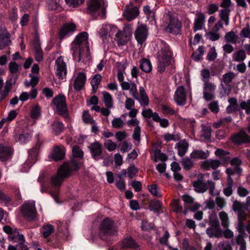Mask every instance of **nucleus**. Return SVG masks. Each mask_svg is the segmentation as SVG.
<instances>
[{"mask_svg":"<svg viewBox=\"0 0 250 250\" xmlns=\"http://www.w3.org/2000/svg\"><path fill=\"white\" fill-rule=\"evenodd\" d=\"M19 65L15 62H12L9 63V69L11 73L16 74L19 69Z\"/></svg>","mask_w":250,"mask_h":250,"instance_id":"63","label":"nucleus"},{"mask_svg":"<svg viewBox=\"0 0 250 250\" xmlns=\"http://www.w3.org/2000/svg\"><path fill=\"white\" fill-rule=\"evenodd\" d=\"M230 11L229 8H225L220 11L219 16L222 21H224L226 26L229 24V16Z\"/></svg>","mask_w":250,"mask_h":250,"instance_id":"33","label":"nucleus"},{"mask_svg":"<svg viewBox=\"0 0 250 250\" xmlns=\"http://www.w3.org/2000/svg\"><path fill=\"white\" fill-rule=\"evenodd\" d=\"M123 247L124 248H130L136 250L140 246L135 242L131 236H127L123 241Z\"/></svg>","mask_w":250,"mask_h":250,"instance_id":"21","label":"nucleus"},{"mask_svg":"<svg viewBox=\"0 0 250 250\" xmlns=\"http://www.w3.org/2000/svg\"><path fill=\"white\" fill-rule=\"evenodd\" d=\"M229 152L220 148L217 149L215 152V154L217 156L219 157L220 158L224 159L226 161L230 158L229 157L226 156V155L229 154Z\"/></svg>","mask_w":250,"mask_h":250,"instance_id":"52","label":"nucleus"},{"mask_svg":"<svg viewBox=\"0 0 250 250\" xmlns=\"http://www.w3.org/2000/svg\"><path fill=\"white\" fill-rule=\"evenodd\" d=\"M230 139L234 144L238 146L250 143V136L242 129L232 135Z\"/></svg>","mask_w":250,"mask_h":250,"instance_id":"9","label":"nucleus"},{"mask_svg":"<svg viewBox=\"0 0 250 250\" xmlns=\"http://www.w3.org/2000/svg\"><path fill=\"white\" fill-rule=\"evenodd\" d=\"M89 148L91 157L93 159L98 161L100 159H103L102 145L99 142L96 141L91 144Z\"/></svg>","mask_w":250,"mask_h":250,"instance_id":"11","label":"nucleus"},{"mask_svg":"<svg viewBox=\"0 0 250 250\" xmlns=\"http://www.w3.org/2000/svg\"><path fill=\"white\" fill-rule=\"evenodd\" d=\"M55 231V228L53 225H46L41 229V233L44 238L49 236Z\"/></svg>","mask_w":250,"mask_h":250,"instance_id":"32","label":"nucleus"},{"mask_svg":"<svg viewBox=\"0 0 250 250\" xmlns=\"http://www.w3.org/2000/svg\"><path fill=\"white\" fill-rule=\"evenodd\" d=\"M143 11L145 14L147 15L148 19H149V17L151 18L150 22H151L152 24L153 22L156 23L154 14L151 11L150 7L148 5L144 6Z\"/></svg>","mask_w":250,"mask_h":250,"instance_id":"56","label":"nucleus"},{"mask_svg":"<svg viewBox=\"0 0 250 250\" xmlns=\"http://www.w3.org/2000/svg\"><path fill=\"white\" fill-rule=\"evenodd\" d=\"M219 215L222 226L225 228H228L229 225V220L227 213L224 211H221L219 212Z\"/></svg>","mask_w":250,"mask_h":250,"instance_id":"41","label":"nucleus"},{"mask_svg":"<svg viewBox=\"0 0 250 250\" xmlns=\"http://www.w3.org/2000/svg\"><path fill=\"white\" fill-rule=\"evenodd\" d=\"M206 233L210 238L215 237L219 238L223 236V230L220 227L213 229V230H212V228H207Z\"/></svg>","mask_w":250,"mask_h":250,"instance_id":"25","label":"nucleus"},{"mask_svg":"<svg viewBox=\"0 0 250 250\" xmlns=\"http://www.w3.org/2000/svg\"><path fill=\"white\" fill-rule=\"evenodd\" d=\"M86 79H74V87L76 91H80L85 83Z\"/></svg>","mask_w":250,"mask_h":250,"instance_id":"45","label":"nucleus"},{"mask_svg":"<svg viewBox=\"0 0 250 250\" xmlns=\"http://www.w3.org/2000/svg\"><path fill=\"white\" fill-rule=\"evenodd\" d=\"M206 17L201 12H197L194 19L193 30L194 32L199 30H202L205 25Z\"/></svg>","mask_w":250,"mask_h":250,"instance_id":"12","label":"nucleus"},{"mask_svg":"<svg viewBox=\"0 0 250 250\" xmlns=\"http://www.w3.org/2000/svg\"><path fill=\"white\" fill-rule=\"evenodd\" d=\"M181 163L184 168L187 171L191 169L193 166V161L188 157L183 158Z\"/></svg>","mask_w":250,"mask_h":250,"instance_id":"42","label":"nucleus"},{"mask_svg":"<svg viewBox=\"0 0 250 250\" xmlns=\"http://www.w3.org/2000/svg\"><path fill=\"white\" fill-rule=\"evenodd\" d=\"M41 108L39 105H32V125L36 123L35 120L41 118Z\"/></svg>","mask_w":250,"mask_h":250,"instance_id":"31","label":"nucleus"},{"mask_svg":"<svg viewBox=\"0 0 250 250\" xmlns=\"http://www.w3.org/2000/svg\"><path fill=\"white\" fill-rule=\"evenodd\" d=\"M72 78H86L85 70L81 68H76Z\"/></svg>","mask_w":250,"mask_h":250,"instance_id":"47","label":"nucleus"},{"mask_svg":"<svg viewBox=\"0 0 250 250\" xmlns=\"http://www.w3.org/2000/svg\"><path fill=\"white\" fill-rule=\"evenodd\" d=\"M127 171L128 177L132 179L137 175L139 170L134 165H130L127 168Z\"/></svg>","mask_w":250,"mask_h":250,"instance_id":"60","label":"nucleus"},{"mask_svg":"<svg viewBox=\"0 0 250 250\" xmlns=\"http://www.w3.org/2000/svg\"><path fill=\"white\" fill-rule=\"evenodd\" d=\"M147 35V28L146 25H144L139 26L135 33V39L138 43L141 44L146 40Z\"/></svg>","mask_w":250,"mask_h":250,"instance_id":"14","label":"nucleus"},{"mask_svg":"<svg viewBox=\"0 0 250 250\" xmlns=\"http://www.w3.org/2000/svg\"><path fill=\"white\" fill-rule=\"evenodd\" d=\"M126 68V66L125 64L120 63L117 66V78H124V73L126 75L125 70Z\"/></svg>","mask_w":250,"mask_h":250,"instance_id":"57","label":"nucleus"},{"mask_svg":"<svg viewBox=\"0 0 250 250\" xmlns=\"http://www.w3.org/2000/svg\"><path fill=\"white\" fill-rule=\"evenodd\" d=\"M115 40L117 42L118 46L124 45L127 41V36H125V33L118 30L115 34Z\"/></svg>","mask_w":250,"mask_h":250,"instance_id":"26","label":"nucleus"},{"mask_svg":"<svg viewBox=\"0 0 250 250\" xmlns=\"http://www.w3.org/2000/svg\"><path fill=\"white\" fill-rule=\"evenodd\" d=\"M52 102L56 105L59 114L65 119L69 118V115L66 104L65 96L60 94L53 99Z\"/></svg>","mask_w":250,"mask_h":250,"instance_id":"8","label":"nucleus"},{"mask_svg":"<svg viewBox=\"0 0 250 250\" xmlns=\"http://www.w3.org/2000/svg\"><path fill=\"white\" fill-rule=\"evenodd\" d=\"M85 0H65L66 3L69 6L77 7L84 3Z\"/></svg>","mask_w":250,"mask_h":250,"instance_id":"61","label":"nucleus"},{"mask_svg":"<svg viewBox=\"0 0 250 250\" xmlns=\"http://www.w3.org/2000/svg\"><path fill=\"white\" fill-rule=\"evenodd\" d=\"M181 23L178 20L170 19V22L166 27L167 31L174 35L180 34Z\"/></svg>","mask_w":250,"mask_h":250,"instance_id":"13","label":"nucleus"},{"mask_svg":"<svg viewBox=\"0 0 250 250\" xmlns=\"http://www.w3.org/2000/svg\"><path fill=\"white\" fill-rule=\"evenodd\" d=\"M39 24L36 16H32V29L33 28L35 35L32 39V47L34 50L35 60L37 62H41L43 59V52L41 46L40 37L38 33Z\"/></svg>","mask_w":250,"mask_h":250,"instance_id":"4","label":"nucleus"},{"mask_svg":"<svg viewBox=\"0 0 250 250\" xmlns=\"http://www.w3.org/2000/svg\"><path fill=\"white\" fill-rule=\"evenodd\" d=\"M140 68L143 72L149 73L152 70L150 61L146 58H143L140 61Z\"/></svg>","mask_w":250,"mask_h":250,"instance_id":"24","label":"nucleus"},{"mask_svg":"<svg viewBox=\"0 0 250 250\" xmlns=\"http://www.w3.org/2000/svg\"><path fill=\"white\" fill-rule=\"evenodd\" d=\"M117 233L114 222L106 217L101 222L100 227V235L102 239L104 236L114 235Z\"/></svg>","mask_w":250,"mask_h":250,"instance_id":"7","label":"nucleus"},{"mask_svg":"<svg viewBox=\"0 0 250 250\" xmlns=\"http://www.w3.org/2000/svg\"><path fill=\"white\" fill-rule=\"evenodd\" d=\"M104 101L105 105L108 108H110L113 106V99L109 93L106 92L104 93Z\"/></svg>","mask_w":250,"mask_h":250,"instance_id":"40","label":"nucleus"},{"mask_svg":"<svg viewBox=\"0 0 250 250\" xmlns=\"http://www.w3.org/2000/svg\"><path fill=\"white\" fill-rule=\"evenodd\" d=\"M217 57V53L214 46L211 47L207 55V60L211 62L214 61Z\"/></svg>","mask_w":250,"mask_h":250,"instance_id":"55","label":"nucleus"},{"mask_svg":"<svg viewBox=\"0 0 250 250\" xmlns=\"http://www.w3.org/2000/svg\"><path fill=\"white\" fill-rule=\"evenodd\" d=\"M88 38L87 32H81L76 36L71 44L73 58L78 62L86 64L91 60Z\"/></svg>","mask_w":250,"mask_h":250,"instance_id":"1","label":"nucleus"},{"mask_svg":"<svg viewBox=\"0 0 250 250\" xmlns=\"http://www.w3.org/2000/svg\"><path fill=\"white\" fill-rule=\"evenodd\" d=\"M100 34H101L102 38L103 43H105L108 42L107 39V38L108 37L109 35V29L107 27V25L105 27H102L101 29Z\"/></svg>","mask_w":250,"mask_h":250,"instance_id":"58","label":"nucleus"},{"mask_svg":"<svg viewBox=\"0 0 250 250\" xmlns=\"http://www.w3.org/2000/svg\"><path fill=\"white\" fill-rule=\"evenodd\" d=\"M221 165V162L218 160H206L202 164V167L206 170L217 169Z\"/></svg>","mask_w":250,"mask_h":250,"instance_id":"23","label":"nucleus"},{"mask_svg":"<svg viewBox=\"0 0 250 250\" xmlns=\"http://www.w3.org/2000/svg\"><path fill=\"white\" fill-rule=\"evenodd\" d=\"M162 202L159 200H151L149 204L148 208L150 211L155 212L160 211L162 208Z\"/></svg>","mask_w":250,"mask_h":250,"instance_id":"29","label":"nucleus"},{"mask_svg":"<svg viewBox=\"0 0 250 250\" xmlns=\"http://www.w3.org/2000/svg\"><path fill=\"white\" fill-rule=\"evenodd\" d=\"M76 27L74 23H64L61 28L59 31V38L62 40L63 39L71 36L76 31Z\"/></svg>","mask_w":250,"mask_h":250,"instance_id":"10","label":"nucleus"},{"mask_svg":"<svg viewBox=\"0 0 250 250\" xmlns=\"http://www.w3.org/2000/svg\"><path fill=\"white\" fill-rule=\"evenodd\" d=\"M190 157L193 159H205L208 155L202 150H194L191 153Z\"/></svg>","mask_w":250,"mask_h":250,"instance_id":"34","label":"nucleus"},{"mask_svg":"<svg viewBox=\"0 0 250 250\" xmlns=\"http://www.w3.org/2000/svg\"><path fill=\"white\" fill-rule=\"evenodd\" d=\"M176 145L178 149V155L180 157L184 156L187 151L188 144L186 143L185 145L179 143H177Z\"/></svg>","mask_w":250,"mask_h":250,"instance_id":"44","label":"nucleus"},{"mask_svg":"<svg viewBox=\"0 0 250 250\" xmlns=\"http://www.w3.org/2000/svg\"><path fill=\"white\" fill-rule=\"evenodd\" d=\"M225 38L228 42L235 43L238 38L233 31H230L226 33Z\"/></svg>","mask_w":250,"mask_h":250,"instance_id":"43","label":"nucleus"},{"mask_svg":"<svg viewBox=\"0 0 250 250\" xmlns=\"http://www.w3.org/2000/svg\"><path fill=\"white\" fill-rule=\"evenodd\" d=\"M204 81V91L214 92L216 89V85L208 82L209 79H203Z\"/></svg>","mask_w":250,"mask_h":250,"instance_id":"48","label":"nucleus"},{"mask_svg":"<svg viewBox=\"0 0 250 250\" xmlns=\"http://www.w3.org/2000/svg\"><path fill=\"white\" fill-rule=\"evenodd\" d=\"M13 153V149L9 146L0 144V159L5 161L10 159Z\"/></svg>","mask_w":250,"mask_h":250,"instance_id":"17","label":"nucleus"},{"mask_svg":"<svg viewBox=\"0 0 250 250\" xmlns=\"http://www.w3.org/2000/svg\"><path fill=\"white\" fill-rule=\"evenodd\" d=\"M192 186L194 190L198 193H204L208 189L209 193L211 196H214V190L215 183L211 180H208L207 183L204 182V175L200 174L198 179L193 182Z\"/></svg>","mask_w":250,"mask_h":250,"instance_id":"6","label":"nucleus"},{"mask_svg":"<svg viewBox=\"0 0 250 250\" xmlns=\"http://www.w3.org/2000/svg\"><path fill=\"white\" fill-rule=\"evenodd\" d=\"M204 46H200L196 51L193 53L191 57L196 62L200 61L204 55Z\"/></svg>","mask_w":250,"mask_h":250,"instance_id":"35","label":"nucleus"},{"mask_svg":"<svg viewBox=\"0 0 250 250\" xmlns=\"http://www.w3.org/2000/svg\"><path fill=\"white\" fill-rule=\"evenodd\" d=\"M37 143L34 147H32V166L35 163L39 158L40 148L41 146V142L40 140V135L36 136Z\"/></svg>","mask_w":250,"mask_h":250,"instance_id":"19","label":"nucleus"},{"mask_svg":"<svg viewBox=\"0 0 250 250\" xmlns=\"http://www.w3.org/2000/svg\"><path fill=\"white\" fill-rule=\"evenodd\" d=\"M154 156L155 158L153 161L155 162H157V158L163 162L167 161L168 159L167 156L164 153H161V150L159 149L156 150Z\"/></svg>","mask_w":250,"mask_h":250,"instance_id":"49","label":"nucleus"},{"mask_svg":"<svg viewBox=\"0 0 250 250\" xmlns=\"http://www.w3.org/2000/svg\"><path fill=\"white\" fill-rule=\"evenodd\" d=\"M240 36L244 38H250V25L249 24H247L246 26L242 29Z\"/></svg>","mask_w":250,"mask_h":250,"instance_id":"64","label":"nucleus"},{"mask_svg":"<svg viewBox=\"0 0 250 250\" xmlns=\"http://www.w3.org/2000/svg\"><path fill=\"white\" fill-rule=\"evenodd\" d=\"M52 128L55 135L60 134L64 129V125L62 122L54 121L51 124Z\"/></svg>","mask_w":250,"mask_h":250,"instance_id":"28","label":"nucleus"},{"mask_svg":"<svg viewBox=\"0 0 250 250\" xmlns=\"http://www.w3.org/2000/svg\"><path fill=\"white\" fill-rule=\"evenodd\" d=\"M55 62L57 65L56 75L58 76V78H65L67 73L65 62L61 57L58 58Z\"/></svg>","mask_w":250,"mask_h":250,"instance_id":"16","label":"nucleus"},{"mask_svg":"<svg viewBox=\"0 0 250 250\" xmlns=\"http://www.w3.org/2000/svg\"><path fill=\"white\" fill-rule=\"evenodd\" d=\"M240 109L245 110L247 115L250 114V99L247 101H242L240 104Z\"/></svg>","mask_w":250,"mask_h":250,"instance_id":"59","label":"nucleus"},{"mask_svg":"<svg viewBox=\"0 0 250 250\" xmlns=\"http://www.w3.org/2000/svg\"><path fill=\"white\" fill-rule=\"evenodd\" d=\"M243 172L242 168L240 166H235L233 168L230 167L227 168L226 170V173L227 175H234L237 174L239 176H240Z\"/></svg>","mask_w":250,"mask_h":250,"instance_id":"39","label":"nucleus"},{"mask_svg":"<svg viewBox=\"0 0 250 250\" xmlns=\"http://www.w3.org/2000/svg\"><path fill=\"white\" fill-rule=\"evenodd\" d=\"M149 192L154 196L161 197V194L158 191L157 186L156 184H152L147 186Z\"/></svg>","mask_w":250,"mask_h":250,"instance_id":"62","label":"nucleus"},{"mask_svg":"<svg viewBox=\"0 0 250 250\" xmlns=\"http://www.w3.org/2000/svg\"><path fill=\"white\" fill-rule=\"evenodd\" d=\"M133 97L137 100H138L141 104V105L146 106L149 103V99L148 97L146 94H144L141 93V95H140V99H139L137 95H135V94H133Z\"/></svg>","mask_w":250,"mask_h":250,"instance_id":"46","label":"nucleus"},{"mask_svg":"<svg viewBox=\"0 0 250 250\" xmlns=\"http://www.w3.org/2000/svg\"><path fill=\"white\" fill-rule=\"evenodd\" d=\"M246 58V54L243 49H240L233 54V59L237 62H242Z\"/></svg>","mask_w":250,"mask_h":250,"instance_id":"36","label":"nucleus"},{"mask_svg":"<svg viewBox=\"0 0 250 250\" xmlns=\"http://www.w3.org/2000/svg\"><path fill=\"white\" fill-rule=\"evenodd\" d=\"M86 12L95 19L100 17L104 19L105 18L106 7L104 3L100 0H88Z\"/></svg>","mask_w":250,"mask_h":250,"instance_id":"5","label":"nucleus"},{"mask_svg":"<svg viewBox=\"0 0 250 250\" xmlns=\"http://www.w3.org/2000/svg\"><path fill=\"white\" fill-rule=\"evenodd\" d=\"M139 14L138 8L136 6H133L127 8L123 15L128 21H130L136 18Z\"/></svg>","mask_w":250,"mask_h":250,"instance_id":"18","label":"nucleus"},{"mask_svg":"<svg viewBox=\"0 0 250 250\" xmlns=\"http://www.w3.org/2000/svg\"><path fill=\"white\" fill-rule=\"evenodd\" d=\"M9 238L13 242L17 243L18 244L21 242H24V236L16 230H15L14 232L9 236Z\"/></svg>","mask_w":250,"mask_h":250,"instance_id":"37","label":"nucleus"},{"mask_svg":"<svg viewBox=\"0 0 250 250\" xmlns=\"http://www.w3.org/2000/svg\"><path fill=\"white\" fill-rule=\"evenodd\" d=\"M37 220V212L35 207V202L32 201V228L38 226V224L36 223Z\"/></svg>","mask_w":250,"mask_h":250,"instance_id":"53","label":"nucleus"},{"mask_svg":"<svg viewBox=\"0 0 250 250\" xmlns=\"http://www.w3.org/2000/svg\"><path fill=\"white\" fill-rule=\"evenodd\" d=\"M221 83H224L226 86L223 87L225 94L229 95L231 90V86L230 83H231L232 79H221Z\"/></svg>","mask_w":250,"mask_h":250,"instance_id":"50","label":"nucleus"},{"mask_svg":"<svg viewBox=\"0 0 250 250\" xmlns=\"http://www.w3.org/2000/svg\"><path fill=\"white\" fill-rule=\"evenodd\" d=\"M71 163V168L68 164L62 165L58 168L57 174L51 177V183L53 186L59 188L63 180L70 176L72 170L76 171L81 167V164L78 160L72 159Z\"/></svg>","mask_w":250,"mask_h":250,"instance_id":"2","label":"nucleus"},{"mask_svg":"<svg viewBox=\"0 0 250 250\" xmlns=\"http://www.w3.org/2000/svg\"><path fill=\"white\" fill-rule=\"evenodd\" d=\"M11 43L10 36L8 33L0 35V50H1Z\"/></svg>","mask_w":250,"mask_h":250,"instance_id":"30","label":"nucleus"},{"mask_svg":"<svg viewBox=\"0 0 250 250\" xmlns=\"http://www.w3.org/2000/svg\"><path fill=\"white\" fill-rule=\"evenodd\" d=\"M12 82H11V80H7L5 83V85L4 86V89L3 91H1V88L3 87V82L2 79H0V101L3 100L5 97L8 94L11 86H12Z\"/></svg>","mask_w":250,"mask_h":250,"instance_id":"20","label":"nucleus"},{"mask_svg":"<svg viewBox=\"0 0 250 250\" xmlns=\"http://www.w3.org/2000/svg\"><path fill=\"white\" fill-rule=\"evenodd\" d=\"M11 197L5 194L0 189V204L4 206H8L11 202Z\"/></svg>","mask_w":250,"mask_h":250,"instance_id":"38","label":"nucleus"},{"mask_svg":"<svg viewBox=\"0 0 250 250\" xmlns=\"http://www.w3.org/2000/svg\"><path fill=\"white\" fill-rule=\"evenodd\" d=\"M174 100L177 104L179 105H184L186 104V94L183 86L178 87L175 92Z\"/></svg>","mask_w":250,"mask_h":250,"instance_id":"15","label":"nucleus"},{"mask_svg":"<svg viewBox=\"0 0 250 250\" xmlns=\"http://www.w3.org/2000/svg\"><path fill=\"white\" fill-rule=\"evenodd\" d=\"M161 53L162 56L159 59L158 71L163 73L165 71L166 67L171 64L173 61V53L169 45L164 41H161Z\"/></svg>","mask_w":250,"mask_h":250,"instance_id":"3","label":"nucleus"},{"mask_svg":"<svg viewBox=\"0 0 250 250\" xmlns=\"http://www.w3.org/2000/svg\"><path fill=\"white\" fill-rule=\"evenodd\" d=\"M22 214L26 218L30 219L31 215V204L29 202H25L21 208Z\"/></svg>","mask_w":250,"mask_h":250,"instance_id":"27","label":"nucleus"},{"mask_svg":"<svg viewBox=\"0 0 250 250\" xmlns=\"http://www.w3.org/2000/svg\"><path fill=\"white\" fill-rule=\"evenodd\" d=\"M65 156V152L63 149L59 146L54 147L51 154V158L55 161L62 160Z\"/></svg>","mask_w":250,"mask_h":250,"instance_id":"22","label":"nucleus"},{"mask_svg":"<svg viewBox=\"0 0 250 250\" xmlns=\"http://www.w3.org/2000/svg\"><path fill=\"white\" fill-rule=\"evenodd\" d=\"M30 133L24 130L23 132L18 137V141L21 144H24L29 141Z\"/></svg>","mask_w":250,"mask_h":250,"instance_id":"51","label":"nucleus"},{"mask_svg":"<svg viewBox=\"0 0 250 250\" xmlns=\"http://www.w3.org/2000/svg\"><path fill=\"white\" fill-rule=\"evenodd\" d=\"M73 156L75 158H82L83 156V152L78 146H74L72 148Z\"/></svg>","mask_w":250,"mask_h":250,"instance_id":"54","label":"nucleus"}]
</instances>
